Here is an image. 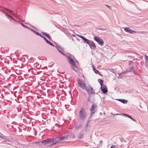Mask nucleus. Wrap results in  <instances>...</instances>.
<instances>
[{"label":"nucleus","mask_w":148,"mask_h":148,"mask_svg":"<svg viewBox=\"0 0 148 148\" xmlns=\"http://www.w3.org/2000/svg\"><path fill=\"white\" fill-rule=\"evenodd\" d=\"M21 25L24 27H26V28H27L29 29V27H28L27 26H26L25 25H24L23 24L21 23Z\"/></svg>","instance_id":"nucleus-26"},{"label":"nucleus","mask_w":148,"mask_h":148,"mask_svg":"<svg viewBox=\"0 0 148 148\" xmlns=\"http://www.w3.org/2000/svg\"><path fill=\"white\" fill-rule=\"evenodd\" d=\"M116 146L115 145H112L110 147V148H116Z\"/></svg>","instance_id":"nucleus-30"},{"label":"nucleus","mask_w":148,"mask_h":148,"mask_svg":"<svg viewBox=\"0 0 148 148\" xmlns=\"http://www.w3.org/2000/svg\"><path fill=\"white\" fill-rule=\"evenodd\" d=\"M145 57L146 59L148 60V56H147L145 55Z\"/></svg>","instance_id":"nucleus-35"},{"label":"nucleus","mask_w":148,"mask_h":148,"mask_svg":"<svg viewBox=\"0 0 148 148\" xmlns=\"http://www.w3.org/2000/svg\"><path fill=\"white\" fill-rule=\"evenodd\" d=\"M94 39L98 43L99 45L101 46L103 45L104 42L103 40L99 37L97 36H95L94 37Z\"/></svg>","instance_id":"nucleus-6"},{"label":"nucleus","mask_w":148,"mask_h":148,"mask_svg":"<svg viewBox=\"0 0 148 148\" xmlns=\"http://www.w3.org/2000/svg\"><path fill=\"white\" fill-rule=\"evenodd\" d=\"M78 36L80 38H81L84 41V43L86 42L87 44H88V43L90 41V40H88L86 38L81 35H78Z\"/></svg>","instance_id":"nucleus-10"},{"label":"nucleus","mask_w":148,"mask_h":148,"mask_svg":"<svg viewBox=\"0 0 148 148\" xmlns=\"http://www.w3.org/2000/svg\"><path fill=\"white\" fill-rule=\"evenodd\" d=\"M101 91L104 94H105L108 92L107 88L106 85H103L101 86Z\"/></svg>","instance_id":"nucleus-9"},{"label":"nucleus","mask_w":148,"mask_h":148,"mask_svg":"<svg viewBox=\"0 0 148 148\" xmlns=\"http://www.w3.org/2000/svg\"><path fill=\"white\" fill-rule=\"evenodd\" d=\"M97 107L95 104H93L90 108V111L91 114H93L97 110Z\"/></svg>","instance_id":"nucleus-3"},{"label":"nucleus","mask_w":148,"mask_h":148,"mask_svg":"<svg viewBox=\"0 0 148 148\" xmlns=\"http://www.w3.org/2000/svg\"><path fill=\"white\" fill-rule=\"evenodd\" d=\"M42 34L45 36H47L48 34H46V33L45 32H42Z\"/></svg>","instance_id":"nucleus-31"},{"label":"nucleus","mask_w":148,"mask_h":148,"mask_svg":"<svg viewBox=\"0 0 148 148\" xmlns=\"http://www.w3.org/2000/svg\"><path fill=\"white\" fill-rule=\"evenodd\" d=\"M102 141H99V143H102Z\"/></svg>","instance_id":"nucleus-39"},{"label":"nucleus","mask_w":148,"mask_h":148,"mask_svg":"<svg viewBox=\"0 0 148 148\" xmlns=\"http://www.w3.org/2000/svg\"><path fill=\"white\" fill-rule=\"evenodd\" d=\"M67 138L65 136H62L61 137H59V139L60 141L61 140H66L67 139Z\"/></svg>","instance_id":"nucleus-17"},{"label":"nucleus","mask_w":148,"mask_h":148,"mask_svg":"<svg viewBox=\"0 0 148 148\" xmlns=\"http://www.w3.org/2000/svg\"><path fill=\"white\" fill-rule=\"evenodd\" d=\"M46 141L44 142V145L49 144L50 145V143H51V138L47 139L46 140H45Z\"/></svg>","instance_id":"nucleus-12"},{"label":"nucleus","mask_w":148,"mask_h":148,"mask_svg":"<svg viewBox=\"0 0 148 148\" xmlns=\"http://www.w3.org/2000/svg\"><path fill=\"white\" fill-rule=\"evenodd\" d=\"M3 136H1L0 135V137H1V138H3Z\"/></svg>","instance_id":"nucleus-40"},{"label":"nucleus","mask_w":148,"mask_h":148,"mask_svg":"<svg viewBox=\"0 0 148 148\" xmlns=\"http://www.w3.org/2000/svg\"><path fill=\"white\" fill-rule=\"evenodd\" d=\"M60 141L59 139V137H56L55 138L52 139H51V143H50V145H52L53 144L57 143L58 142H59Z\"/></svg>","instance_id":"nucleus-7"},{"label":"nucleus","mask_w":148,"mask_h":148,"mask_svg":"<svg viewBox=\"0 0 148 148\" xmlns=\"http://www.w3.org/2000/svg\"><path fill=\"white\" fill-rule=\"evenodd\" d=\"M105 5L106 6V7L110 9V10H112L110 6L106 4H105Z\"/></svg>","instance_id":"nucleus-25"},{"label":"nucleus","mask_w":148,"mask_h":148,"mask_svg":"<svg viewBox=\"0 0 148 148\" xmlns=\"http://www.w3.org/2000/svg\"><path fill=\"white\" fill-rule=\"evenodd\" d=\"M4 9H5L7 10L8 11V12H9L11 14L13 15L14 16H16L15 14H14L13 13H12V11L11 10H10L9 9L7 8H4Z\"/></svg>","instance_id":"nucleus-14"},{"label":"nucleus","mask_w":148,"mask_h":148,"mask_svg":"<svg viewBox=\"0 0 148 148\" xmlns=\"http://www.w3.org/2000/svg\"><path fill=\"white\" fill-rule=\"evenodd\" d=\"M88 101H89L90 100V99H89V98H88Z\"/></svg>","instance_id":"nucleus-41"},{"label":"nucleus","mask_w":148,"mask_h":148,"mask_svg":"<svg viewBox=\"0 0 148 148\" xmlns=\"http://www.w3.org/2000/svg\"><path fill=\"white\" fill-rule=\"evenodd\" d=\"M119 101H120L122 103H127V101L124 99H117Z\"/></svg>","instance_id":"nucleus-16"},{"label":"nucleus","mask_w":148,"mask_h":148,"mask_svg":"<svg viewBox=\"0 0 148 148\" xmlns=\"http://www.w3.org/2000/svg\"><path fill=\"white\" fill-rule=\"evenodd\" d=\"M130 29L129 27H125L124 29V30L126 32H129Z\"/></svg>","instance_id":"nucleus-21"},{"label":"nucleus","mask_w":148,"mask_h":148,"mask_svg":"<svg viewBox=\"0 0 148 148\" xmlns=\"http://www.w3.org/2000/svg\"><path fill=\"white\" fill-rule=\"evenodd\" d=\"M46 141L45 140H42V141L41 142L40 141V142H36V143H41V144H44V142H45Z\"/></svg>","instance_id":"nucleus-23"},{"label":"nucleus","mask_w":148,"mask_h":148,"mask_svg":"<svg viewBox=\"0 0 148 148\" xmlns=\"http://www.w3.org/2000/svg\"><path fill=\"white\" fill-rule=\"evenodd\" d=\"M31 30L32 32H34V31H35V30H34L32 29H31Z\"/></svg>","instance_id":"nucleus-38"},{"label":"nucleus","mask_w":148,"mask_h":148,"mask_svg":"<svg viewBox=\"0 0 148 148\" xmlns=\"http://www.w3.org/2000/svg\"><path fill=\"white\" fill-rule=\"evenodd\" d=\"M39 36H40L42 38H43L44 39L45 38V37L43 36L40 34V35H39Z\"/></svg>","instance_id":"nucleus-32"},{"label":"nucleus","mask_w":148,"mask_h":148,"mask_svg":"<svg viewBox=\"0 0 148 148\" xmlns=\"http://www.w3.org/2000/svg\"><path fill=\"white\" fill-rule=\"evenodd\" d=\"M128 71L129 72H132L134 73V68L132 66H131L128 69Z\"/></svg>","instance_id":"nucleus-15"},{"label":"nucleus","mask_w":148,"mask_h":148,"mask_svg":"<svg viewBox=\"0 0 148 148\" xmlns=\"http://www.w3.org/2000/svg\"><path fill=\"white\" fill-rule=\"evenodd\" d=\"M120 115H121V114H119ZM121 115L123 116H124V117H128L130 118H131V116H130L129 115H127V114H124V113H122V114H121Z\"/></svg>","instance_id":"nucleus-19"},{"label":"nucleus","mask_w":148,"mask_h":148,"mask_svg":"<svg viewBox=\"0 0 148 148\" xmlns=\"http://www.w3.org/2000/svg\"><path fill=\"white\" fill-rule=\"evenodd\" d=\"M34 33L38 36H39V35H40V34L39 33H38V32H37L36 31H34Z\"/></svg>","instance_id":"nucleus-29"},{"label":"nucleus","mask_w":148,"mask_h":148,"mask_svg":"<svg viewBox=\"0 0 148 148\" xmlns=\"http://www.w3.org/2000/svg\"><path fill=\"white\" fill-rule=\"evenodd\" d=\"M93 114H91V113H90V116H89L88 119H90L91 120L92 118V116Z\"/></svg>","instance_id":"nucleus-28"},{"label":"nucleus","mask_w":148,"mask_h":148,"mask_svg":"<svg viewBox=\"0 0 148 148\" xmlns=\"http://www.w3.org/2000/svg\"><path fill=\"white\" fill-rule=\"evenodd\" d=\"M67 58L68 59V61L69 63L72 66V69L77 72L78 70V68L75 64V62L74 61L73 59L69 56H67Z\"/></svg>","instance_id":"nucleus-1"},{"label":"nucleus","mask_w":148,"mask_h":148,"mask_svg":"<svg viewBox=\"0 0 148 148\" xmlns=\"http://www.w3.org/2000/svg\"><path fill=\"white\" fill-rule=\"evenodd\" d=\"M91 121V120L89 119H88L87 123H89L90 121Z\"/></svg>","instance_id":"nucleus-34"},{"label":"nucleus","mask_w":148,"mask_h":148,"mask_svg":"<svg viewBox=\"0 0 148 148\" xmlns=\"http://www.w3.org/2000/svg\"><path fill=\"white\" fill-rule=\"evenodd\" d=\"M129 33H137L135 31L133 30H132L131 29H130V31Z\"/></svg>","instance_id":"nucleus-22"},{"label":"nucleus","mask_w":148,"mask_h":148,"mask_svg":"<svg viewBox=\"0 0 148 148\" xmlns=\"http://www.w3.org/2000/svg\"><path fill=\"white\" fill-rule=\"evenodd\" d=\"M44 40H45V41H46V42L48 44H49L50 45L52 46H54L53 44L51 43V42H50L49 40H48L45 37V38Z\"/></svg>","instance_id":"nucleus-13"},{"label":"nucleus","mask_w":148,"mask_h":148,"mask_svg":"<svg viewBox=\"0 0 148 148\" xmlns=\"http://www.w3.org/2000/svg\"><path fill=\"white\" fill-rule=\"evenodd\" d=\"M79 118L80 119H83L85 118L87 116L86 111L83 108H80L79 111Z\"/></svg>","instance_id":"nucleus-2"},{"label":"nucleus","mask_w":148,"mask_h":148,"mask_svg":"<svg viewBox=\"0 0 148 148\" xmlns=\"http://www.w3.org/2000/svg\"><path fill=\"white\" fill-rule=\"evenodd\" d=\"M79 86L82 89H85L86 87V84L84 81L78 79L77 80Z\"/></svg>","instance_id":"nucleus-4"},{"label":"nucleus","mask_w":148,"mask_h":148,"mask_svg":"<svg viewBox=\"0 0 148 148\" xmlns=\"http://www.w3.org/2000/svg\"><path fill=\"white\" fill-rule=\"evenodd\" d=\"M6 16L14 20L13 18L8 14H6Z\"/></svg>","instance_id":"nucleus-24"},{"label":"nucleus","mask_w":148,"mask_h":148,"mask_svg":"<svg viewBox=\"0 0 148 148\" xmlns=\"http://www.w3.org/2000/svg\"><path fill=\"white\" fill-rule=\"evenodd\" d=\"M130 119H132V120H133L134 121H135V120L134 119H133V118L132 117H131V118H130Z\"/></svg>","instance_id":"nucleus-36"},{"label":"nucleus","mask_w":148,"mask_h":148,"mask_svg":"<svg viewBox=\"0 0 148 148\" xmlns=\"http://www.w3.org/2000/svg\"><path fill=\"white\" fill-rule=\"evenodd\" d=\"M126 72V71L122 72L121 73H119V75L120 74H125Z\"/></svg>","instance_id":"nucleus-27"},{"label":"nucleus","mask_w":148,"mask_h":148,"mask_svg":"<svg viewBox=\"0 0 148 148\" xmlns=\"http://www.w3.org/2000/svg\"><path fill=\"white\" fill-rule=\"evenodd\" d=\"M90 48L92 49H95L96 47L95 43L92 41L90 40L88 44Z\"/></svg>","instance_id":"nucleus-8"},{"label":"nucleus","mask_w":148,"mask_h":148,"mask_svg":"<svg viewBox=\"0 0 148 148\" xmlns=\"http://www.w3.org/2000/svg\"><path fill=\"white\" fill-rule=\"evenodd\" d=\"M56 49L61 54L64 55H65L64 53L63 49L60 46L56 45Z\"/></svg>","instance_id":"nucleus-11"},{"label":"nucleus","mask_w":148,"mask_h":148,"mask_svg":"<svg viewBox=\"0 0 148 148\" xmlns=\"http://www.w3.org/2000/svg\"><path fill=\"white\" fill-rule=\"evenodd\" d=\"M85 90L87 92L88 95L95 94V92L94 90L93 89V88L90 86H89L87 88H86Z\"/></svg>","instance_id":"nucleus-5"},{"label":"nucleus","mask_w":148,"mask_h":148,"mask_svg":"<svg viewBox=\"0 0 148 148\" xmlns=\"http://www.w3.org/2000/svg\"><path fill=\"white\" fill-rule=\"evenodd\" d=\"M46 37H47V38L49 39V40L50 39H51V38H50V36L49 35V34H48Z\"/></svg>","instance_id":"nucleus-33"},{"label":"nucleus","mask_w":148,"mask_h":148,"mask_svg":"<svg viewBox=\"0 0 148 148\" xmlns=\"http://www.w3.org/2000/svg\"><path fill=\"white\" fill-rule=\"evenodd\" d=\"M88 123H86V126L87 127L88 126Z\"/></svg>","instance_id":"nucleus-37"},{"label":"nucleus","mask_w":148,"mask_h":148,"mask_svg":"<svg viewBox=\"0 0 148 148\" xmlns=\"http://www.w3.org/2000/svg\"><path fill=\"white\" fill-rule=\"evenodd\" d=\"M92 68L93 71L96 73L98 74L99 73V72L96 69L95 66H92Z\"/></svg>","instance_id":"nucleus-18"},{"label":"nucleus","mask_w":148,"mask_h":148,"mask_svg":"<svg viewBox=\"0 0 148 148\" xmlns=\"http://www.w3.org/2000/svg\"><path fill=\"white\" fill-rule=\"evenodd\" d=\"M98 81H99V83L100 84L101 86L104 85L103 84V80H102V79H98Z\"/></svg>","instance_id":"nucleus-20"}]
</instances>
